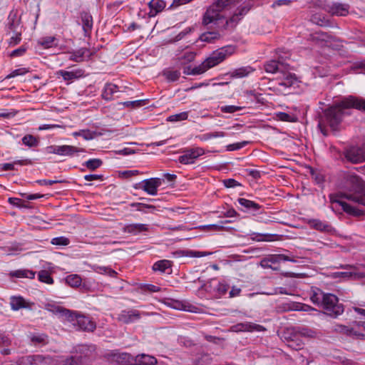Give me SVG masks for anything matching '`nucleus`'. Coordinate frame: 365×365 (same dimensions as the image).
<instances>
[{
	"mask_svg": "<svg viewBox=\"0 0 365 365\" xmlns=\"http://www.w3.org/2000/svg\"><path fill=\"white\" fill-rule=\"evenodd\" d=\"M356 109L365 113V99L356 96L343 97L333 106L323 110L319 117L318 127L324 136L329 135V131L340 130L346 109Z\"/></svg>",
	"mask_w": 365,
	"mask_h": 365,
	"instance_id": "nucleus-1",
	"label": "nucleus"
},
{
	"mask_svg": "<svg viewBox=\"0 0 365 365\" xmlns=\"http://www.w3.org/2000/svg\"><path fill=\"white\" fill-rule=\"evenodd\" d=\"M352 184L351 192H339L330 195V200L333 203H337L344 212L354 216H360L363 212L351 204L345 202L346 199L354 203L365 205V182L357 175H351L349 179Z\"/></svg>",
	"mask_w": 365,
	"mask_h": 365,
	"instance_id": "nucleus-2",
	"label": "nucleus"
},
{
	"mask_svg": "<svg viewBox=\"0 0 365 365\" xmlns=\"http://www.w3.org/2000/svg\"><path fill=\"white\" fill-rule=\"evenodd\" d=\"M310 299L314 304L322 308L325 314L331 317L336 318L344 311V305L339 303V299L336 295L324 293L319 289L313 290Z\"/></svg>",
	"mask_w": 365,
	"mask_h": 365,
	"instance_id": "nucleus-3",
	"label": "nucleus"
},
{
	"mask_svg": "<svg viewBox=\"0 0 365 365\" xmlns=\"http://www.w3.org/2000/svg\"><path fill=\"white\" fill-rule=\"evenodd\" d=\"M235 52V46L229 45L214 51L202 63L200 67L205 73L210 68L217 66Z\"/></svg>",
	"mask_w": 365,
	"mask_h": 365,
	"instance_id": "nucleus-4",
	"label": "nucleus"
},
{
	"mask_svg": "<svg viewBox=\"0 0 365 365\" xmlns=\"http://www.w3.org/2000/svg\"><path fill=\"white\" fill-rule=\"evenodd\" d=\"M235 2V0H217L207 8L203 16L202 24L205 25L216 24L222 17L221 11Z\"/></svg>",
	"mask_w": 365,
	"mask_h": 365,
	"instance_id": "nucleus-5",
	"label": "nucleus"
},
{
	"mask_svg": "<svg viewBox=\"0 0 365 365\" xmlns=\"http://www.w3.org/2000/svg\"><path fill=\"white\" fill-rule=\"evenodd\" d=\"M354 310L358 314L365 317V309L361 308L355 307ZM361 327L365 330V322H353V327H348L343 324H336L333 327V331L336 333L346 335L347 336H353L359 339H363L365 335L359 331Z\"/></svg>",
	"mask_w": 365,
	"mask_h": 365,
	"instance_id": "nucleus-6",
	"label": "nucleus"
},
{
	"mask_svg": "<svg viewBox=\"0 0 365 365\" xmlns=\"http://www.w3.org/2000/svg\"><path fill=\"white\" fill-rule=\"evenodd\" d=\"M286 261L297 262V259L296 257L292 255H269L260 260L259 265L264 269H272V270L277 271L279 269V266H275V264H279L281 262Z\"/></svg>",
	"mask_w": 365,
	"mask_h": 365,
	"instance_id": "nucleus-7",
	"label": "nucleus"
},
{
	"mask_svg": "<svg viewBox=\"0 0 365 365\" xmlns=\"http://www.w3.org/2000/svg\"><path fill=\"white\" fill-rule=\"evenodd\" d=\"M289 68L290 66L288 65V68L283 69L275 78L277 89L280 91H283V88H289L298 83L296 75L289 72Z\"/></svg>",
	"mask_w": 365,
	"mask_h": 365,
	"instance_id": "nucleus-8",
	"label": "nucleus"
},
{
	"mask_svg": "<svg viewBox=\"0 0 365 365\" xmlns=\"http://www.w3.org/2000/svg\"><path fill=\"white\" fill-rule=\"evenodd\" d=\"M96 349L93 345H79L76 349V356L83 365H88L96 355Z\"/></svg>",
	"mask_w": 365,
	"mask_h": 365,
	"instance_id": "nucleus-9",
	"label": "nucleus"
},
{
	"mask_svg": "<svg viewBox=\"0 0 365 365\" xmlns=\"http://www.w3.org/2000/svg\"><path fill=\"white\" fill-rule=\"evenodd\" d=\"M205 154L203 148L200 147L187 149L183 154L178 158V162L181 164H192L200 157Z\"/></svg>",
	"mask_w": 365,
	"mask_h": 365,
	"instance_id": "nucleus-10",
	"label": "nucleus"
},
{
	"mask_svg": "<svg viewBox=\"0 0 365 365\" xmlns=\"http://www.w3.org/2000/svg\"><path fill=\"white\" fill-rule=\"evenodd\" d=\"M47 153L63 156H73L75 153H83L82 148H78L73 145H50L46 148Z\"/></svg>",
	"mask_w": 365,
	"mask_h": 365,
	"instance_id": "nucleus-11",
	"label": "nucleus"
},
{
	"mask_svg": "<svg viewBox=\"0 0 365 365\" xmlns=\"http://www.w3.org/2000/svg\"><path fill=\"white\" fill-rule=\"evenodd\" d=\"M346 159L352 163L365 161V147L351 146L344 152Z\"/></svg>",
	"mask_w": 365,
	"mask_h": 365,
	"instance_id": "nucleus-12",
	"label": "nucleus"
},
{
	"mask_svg": "<svg viewBox=\"0 0 365 365\" xmlns=\"http://www.w3.org/2000/svg\"><path fill=\"white\" fill-rule=\"evenodd\" d=\"M163 180L159 178H152L143 180L136 188H140L150 195L158 194V188L162 185Z\"/></svg>",
	"mask_w": 365,
	"mask_h": 365,
	"instance_id": "nucleus-13",
	"label": "nucleus"
},
{
	"mask_svg": "<svg viewBox=\"0 0 365 365\" xmlns=\"http://www.w3.org/2000/svg\"><path fill=\"white\" fill-rule=\"evenodd\" d=\"M311 40L320 47L331 46L333 42H335L336 38L331 35L322 31H317L310 36Z\"/></svg>",
	"mask_w": 365,
	"mask_h": 365,
	"instance_id": "nucleus-14",
	"label": "nucleus"
},
{
	"mask_svg": "<svg viewBox=\"0 0 365 365\" xmlns=\"http://www.w3.org/2000/svg\"><path fill=\"white\" fill-rule=\"evenodd\" d=\"M350 6L348 4L331 2L324 6L325 11L331 16H346L349 14Z\"/></svg>",
	"mask_w": 365,
	"mask_h": 365,
	"instance_id": "nucleus-15",
	"label": "nucleus"
},
{
	"mask_svg": "<svg viewBox=\"0 0 365 365\" xmlns=\"http://www.w3.org/2000/svg\"><path fill=\"white\" fill-rule=\"evenodd\" d=\"M53 360L49 356L33 355L21 358V365H53Z\"/></svg>",
	"mask_w": 365,
	"mask_h": 365,
	"instance_id": "nucleus-16",
	"label": "nucleus"
},
{
	"mask_svg": "<svg viewBox=\"0 0 365 365\" xmlns=\"http://www.w3.org/2000/svg\"><path fill=\"white\" fill-rule=\"evenodd\" d=\"M250 9V7L248 5L238 7L234 14L229 19L226 20L225 29L235 28L243 16L247 14Z\"/></svg>",
	"mask_w": 365,
	"mask_h": 365,
	"instance_id": "nucleus-17",
	"label": "nucleus"
},
{
	"mask_svg": "<svg viewBox=\"0 0 365 365\" xmlns=\"http://www.w3.org/2000/svg\"><path fill=\"white\" fill-rule=\"evenodd\" d=\"M141 312L137 309H124L118 315L117 319L124 324H130L138 321L141 318Z\"/></svg>",
	"mask_w": 365,
	"mask_h": 365,
	"instance_id": "nucleus-18",
	"label": "nucleus"
},
{
	"mask_svg": "<svg viewBox=\"0 0 365 365\" xmlns=\"http://www.w3.org/2000/svg\"><path fill=\"white\" fill-rule=\"evenodd\" d=\"M287 63L284 62L282 58L279 57L278 60H271L264 64V68L267 73L279 75L283 69L288 68Z\"/></svg>",
	"mask_w": 365,
	"mask_h": 365,
	"instance_id": "nucleus-19",
	"label": "nucleus"
},
{
	"mask_svg": "<svg viewBox=\"0 0 365 365\" xmlns=\"http://www.w3.org/2000/svg\"><path fill=\"white\" fill-rule=\"evenodd\" d=\"M76 325L80 330L84 331H93L96 329V323L92 319L79 314L76 321Z\"/></svg>",
	"mask_w": 365,
	"mask_h": 365,
	"instance_id": "nucleus-20",
	"label": "nucleus"
},
{
	"mask_svg": "<svg viewBox=\"0 0 365 365\" xmlns=\"http://www.w3.org/2000/svg\"><path fill=\"white\" fill-rule=\"evenodd\" d=\"M68 59L70 61L81 63L83 62L85 58L90 59L94 54V52L91 51L88 48H80L78 50L69 52Z\"/></svg>",
	"mask_w": 365,
	"mask_h": 365,
	"instance_id": "nucleus-21",
	"label": "nucleus"
},
{
	"mask_svg": "<svg viewBox=\"0 0 365 365\" xmlns=\"http://www.w3.org/2000/svg\"><path fill=\"white\" fill-rule=\"evenodd\" d=\"M57 75L61 76L65 81H73L85 76V71L82 68H77L71 71L59 70Z\"/></svg>",
	"mask_w": 365,
	"mask_h": 365,
	"instance_id": "nucleus-22",
	"label": "nucleus"
},
{
	"mask_svg": "<svg viewBox=\"0 0 365 365\" xmlns=\"http://www.w3.org/2000/svg\"><path fill=\"white\" fill-rule=\"evenodd\" d=\"M149 230V225L142 223H133L128 224L123 227V231L133 235H137L140 233L148 232Z\"/></svg>",
	"mask_w": 365,
	"mask_h": 365,
	"instance_id": "nucleus-23",
	"label": "nucleus"
},
{
	"mask_svg": "<svg viewBox=\"0 0 365 365\" xmlns=\"http://www.w3.org/2000/svg\"><path fill=\"white\" fill-rule=\"evenodd\" d=\"M308 225L310 227L320 232H331L333 230L331 225L318 219L309 220L308 221Z\"/></svg>",
	"mask_w": 365,
	"mask_h": 365,
	"instance_id": "nucleus-24",
	"label": "nucleus"
},
{
	"mask_svg": "<svg viewBox=\"0 0 365 365\" xmlns=\"http://www.w3.org/2000/svg\"><path fill=\"white\" fill-rule=\"evenodd\" d=\"M81 18L82 21V26L84 36L89 37L93 29V17L90 14L84 12L81 14Z\"/></svg>",
	"mask_w": 365,
	"mask_h": 365,
	"instance_id": "nucleus-25",
	"label": "nucleus"
},
{
	"mask_svg": "<svg viewBox=\"0 0 365 365\" xmlns=\"http://www.w3.org/2000/svg\"><path fill=\"white\" fill-rule=\"evenodd\" d=\"M166 6V3L163 0H151L148 3L150 9L149 16L150 17L155 16L158 13L161 12Z\"/></svg>",
	"mask_w": 365,
	"mask_h": 365,
	"instance_id": "nucleus-26",
	"label": "nucleus"
},
{
	"mask_svg": "<svg viewBox=\"0 0 365 365\" xmlns=\"http://www.w3.org/2000/svg\"><path fill=\"white\" fill-rule=\"evenodd\" d=\"M312 23L317 24L322 27H331L332 24L329 19L324 14L321 13H316L312 15L310 18Z\"/></svg>",
	"mask_w": 365,
	"mask_h": 365,
	"instance_id": "nucleus-27",
	"label": "nucleus"
},
{
	"mask_svg": "<svg viewBox=\"0 0 365 365\" xmlns=\"http://www.w3.org/2000/svg\"><path fill=\"white\" fill-rule=\"evenodd\" d=\"M119 91V88L115 84L106 83L102 92V98L106 101H111L113 99L114 94Z\"/></svg>",
	"mask_w": 365,
	"mask_h": 365,
	"instance_id": "nucleus-28",
	"label": "nucleus"
},
{
	"mask_svg": "<svg viewBox=\"0 0 365 365\" xmlns=\"http://www.w3.org/2000/svg\"><path fill=\"white\" fill-rule=\"evenodd\" d=\"M9 274L11 277L28 278L30 279H33L35 278L36 272L33 270L28 269H20L11 271L9 272Z\"/></svg>",
	"mask_w": 365,
	"mask_h": 365,
	"instance_id": "nucleus-29",
	"label": "nucleus"
},
{
	"mask_svg": "<svg viewBox=\"0 0 365 365\" xmlns=\"http://www.w3.org/2000/svg\"><path fill=\"white\" fill-rule=\"evenodd\" d=\"M236 331H262L264 329L262 326L253 323H240L235 326Z\"/></svg>",
	"mask_w": 365,
	"mask_h": 365,
	"instance_id": "nucleus-30",
	"label": "nucleus"
},
{
	"mask_svg": "<svg viewBox=\"0 0 365 365\" xmlns=\"http://www.w3.org/2000/svg\"><path fill=\"white\" fill-rule=\"evenodd\" d=\"M130 206L144 213H155L158 210L157 207L154 205L141 202H132L130 204Z\"/></svg>",
	"mask_w": 365,
	"mask_h": 365,
	"instance_id": "nucleus-31",
	"label": "nucleus"
},
{
	"mask_svg": "<svg viewBox=\"0 0 365 365\" xmlns=\"http://www.w3.org/2000/svg\"><path fill=\"white\" fill-rule=\"evenodd\" d=\"M78 315V313L77 312L72 311L63 307L58 317L62 320H66L69 322H71L73 325H76V321Z\"/></svg>",
	"mask_w": 365,
	"mask_h": 365,
	"instance_id": "nucleus-32",
	"label": "nucleus"
},
{
	"mask_svg": "<svg viewBox=\"0 0 365 365\" xmlns=\"http://www.w3.org/2000/svg\"><path fill=\"white\" fill-rule=\"evenodd\" d=\"M237 202L241 206L244 207L246 210L256 212L262 207V205L259 204L245 198H238Z\"/></svg>",
	"mask_w": 365,
	"mask_h": 365,
	"instance_id": "nucleus-33",
	"label": "nucleus"
},
{
	"mask_svg": "<svg viewBox=\"0 0 365 365\" xmlns=\"http://www.w3.org/2000/svg\"><path fill=\"white\" fill-rule=\"evenodd\" d=\"M255 69L250 66H243L241 68H236L233 70L230 75L232 78H243L247 76L250 73H252Z\"/></svg>",
	"mask_w": 365,
	"mask_h": 365,
	"instance_id": "nucleus-34",
	"label": "nucleus"
},
{
	"mask_svg": "<svg viewBox=\"0 0 365 365\" xmlns=\"http://www.w3.org/2000/svg\"><path fill=\"white\" fill-rule=\"evenodd\" d=\"M67 285L73 288H78L81 285L82 279L80 275L77 274H72L66 276L64 279Z\"/></svg>",
	"mask_w": 365,
	"mask_h": 365,
	"instance_id": "nucleus-35",
	"label": "nucleus"
},
{
	"mask_svg": "<svg viewBox=\"0 0 365 365\" xmlns=\"http://www.w3.org/2000/svg\"><path fill=\"white\" fill-rule=\"evenodd\" d=\"M38 44L43 48H50L57 46V39L55 36H43L38 40Z\"/></svg>",
	"mask_w": 365,
	"mask_h": 365,
	"instance_id": "nucleus-36",
	"label": "nucleus"
},
{
	"mask_svg": "<svg viewBox=\"0 0 365 365\" xmlns=\"http://www.w3.org/2000/svg\"><path fill=\"white\" fill-rule=\"evenodd\" d=\"M29 339L35 346H41L48 343V336L45 334H31Z\"/></svg>",
	"mask_w": 365,
	"mask_h": 365,
	"instance_id": "nucleus-37",
	"label": "nucleus"
},
{
	"mask_svg": "<svg viewBox=\"0 0 365 365\" xmlns=\"http://www.w3.org/2000/svg\"><path fill=\"white\" fill-rule=\"evenodd\" d=\"M10 305L11 309L14 311L27 307L26 303L22 297H12L10 301Z\"/></svg>",
	"mask_w": 365,
	"mask_h": 365,
	"instance_id": "nucleus-38",
	"label": "nucleus"
},
{
	"mask_svg": "<svg viewBox=\"0 0 365 365\" xmlns=\"http://www.w3.org/2000/svg\"><path fill=\"white\" fill-rule=\"evenodd\" d=\"M92 269L98 274H107L111 277H116L118 273L110 267L93 265Z\"/></svg>",
	"mask_w": 365,
	"mask_h": 365,
	"instance_id": "nucleus-39",
	"label": "nucleus"
},
{
	"mask_svg": "<svg viewBox=\"0 0 365 365\" xmlns=\"http://www.w3.org/2000/svg\"><path fill=\"white\" fill-rule=\"evenodd\" d=\"M135 361L139 365H155L157 360L153 356L142 354L136 357Z\"/></svg>",
	"mask_w": 365,
	"mask_h": 365,
	"instance_id": "nucleus-40",
	"label": "nucleus"
},
{
	"mask_svg": "<svg viewBox=\"0 0 365 365\" xmlns=\"http://www.w3.org/2000/svg\"><path fill=\"white\" fill-rule=\"evenodd\" d=\"M171 267V262L166 259L159 260L154 263L153 269L154 271H159L165 272V271Z\"/></svg>",
	"mask_w": 365,
	"mask_h": 365,
	"instance_id": "nucleus-41",
	"label": "nucleus"
},
{
	"mask_svg": "<svg viewBox=\"0 0 365 365\" xmlns=\"http://www.w3.org/2000/svg\"><path fill=\"white\" fill-rule=\"evenodd\" d=\"M31 164H32V162L30 159L20 160L14 161L12 163L3 164L2 169L5 171L14 170H15V168H14L15 165H31Z\"/></svg>",
	"mask_w": 365,
	"mask_h": 365,
	"instance_id": "nucleus-42",
	"label": "nucleus"
},
{
	"mask_svg": "<svg viewBox=\"0 0 365 365\" xmlns=\"http://www.w3.org/2000/svg\"><path fill=\"white\" fill-rule=\"evenodd\" d=\"M38 279L41 282L47 284H53L54 280L51 275V273L47 270H41L38 273Z\"/></svg>",
	"mask_w": 365,
	"mask_h": 365,
	"instance_id": "nucleus-43",
	"label": "nucleus"
},
{
	"mask_svg": "<svg viewBox=\"0 0 365 365\" xmlns=\"http://www.w3.org/2000/svg\"><path fill=\"white\" fill-rule=\"evenodd\" d=\"M220 35L217 31H208L202 34L200 36V40L202 41L207 42V43H212L215 40L220 38Z\"/></svg>",
	"mask_w": 365,
	"mask_h": 365,
	"instance_id": "nucleus-44",
	"label": "nucleus"
},
{
	"mask_svg": "<svg viewBox=\"0 0 365 365\" xmlns=\"http://www.w3.org/2000/svg\"><path fill=\"white\" fill-rule=\"evenodd\" d=\"M22 143L24 145L29 148H33L37 147L38 145L39 141L38 138L32 135H26L22 138Z\"/></svg>",
	"mask_w": 365,
	"mask_h": 365,
	"instance_id": "nucleus-45",
	"label": "nucleus"
},
{
	"mask_svg": "<svg viewBox=\"0 0 365 365\" xmlns=\"http://www.w3.org/2000/svg\"><path fill=\"white\" fill-rule=\"evenodd\" d=\"M183 73L185 75H201L203 73L200 65L192 67L187 66L183 68Z\"/></svg>",
	"mask_w": 365,
	"mask_h": 365,
	"instance_id": "nucleus-46",
	"label": "nucleus"
},
{
	"mask_svg": "<svg viewBox=\"0 0 365 365\" xmlns=\"http://www.w3.org/2000/svg\"><path fill=\"white\" fill-rule=\"evenodd\" d=\"M163 74L169 81H176L180 77V72L178 70H166Z\"/></svg>",
	"mask_w": 365,
	"mask_h": 365,
	"instance_id": "nucleus-47",
	"label": "nucleus"
},
{
	"mask_svg": "<svg viewBox=\"0 0 365 365\" xmlns=\"http://www.w3.org/2000/svg\"><path fill=\"white\" fill-rule=\"evenodd\" d=\"M245 95L246 97L250 99L252 102L256 103H263L262 98V94L259 93H256L255 91H247L245 92Z\"/></svg>",
	"mask_w": 365,
	"mask_h": 365,
	"instance_id": "nucleus-48",
	"label": "nucleus"
},
{
	"mask_svg": "<svg viewBox=\"0 0 365 365\" xmlns=\"http://www.w3.org/2000/svg\"><path fill=\"white\" fill-rule=\"evenodd\" d=\"M119 104L123 105L125 108H137L145 106V102L143 100H136L132 101L120 102Z\"/></svg>",
	"mask_w": 365,
	"mask_h": 365,
	"instance_id": "nucleus-49",
	"label": "nucleus"
},
{
	"mask_svg": "<svg viewBox=\"0 0 365 365\" xmlns=\"http://www.w3.org/2000/svg\"><path fill=\"white\" fill-rule=\"evenodd\" d=\"M45 309L47 311L52 312L59 317L61 312H62L63 307L56 304V303L49 302L45 304Z\"/></svg>",
	"mask_w": 365,
	"mask_h": 365,
	"instance_id": "nucleus-50",
	"label": "nucleus"
},
{
	"mask_svg": "<svg viewBox=\"0 0 365 365\" xmlns=\"http://www.w3.org/2000/svg\"><path fill=\"white\" fill-rule=\"evenodd\" d=\"M297 334L299 336L306 337V338H314L317 335L315 331L310 329L307 327H301L299 328L297 331Z\"/></svg>",
	"mask_w": 365,
	"mask_h": 365,
	"instance_id": "nucleus-51",
	"label": "nucleus"
},
{
	"mask_svg": "<svg viewBox=\"0 0 365 365\" xmlns=\"http://www.w3.org/2000/svg\"><path fill=\"white\" fill-rule=\"evenodd\" d=\"M188 118V112L185 111L180 113L174 114L172 115H170L167 120L170 122H178V121H182L187 119Z\"/></svg>",
	"mask_w": 365,
	"mask_h": 365,
	"instance_id": "nucleus-52",
	"label": "nucleus"
},
{
	"mask_svg": "<svg viewBox=\"0 0 365 365\" xmlns=\"http://www.w3.org/2000/svg\"><path fill=\"white\" fill-rule=\"evenodd\" d=\"M225 135V134L224 132L217 131V132L207 133L202 134V135L200 136V139L201 140L206 141V140H210V139L215 138H222Z\"/></svg>",
	"mask_w": 365,
	"mask_h": 365,
	"instance_id": "nucleus-53",
	"label": "nucleus"
},
{
	"mask_svg": "<svg viewBox=\"0 0 365 365\" xmlns=\"http://www.w3.org/2000/svg\"><path fill=\"white\" fill-rule=\"evenodd\" d=\"M101 165V160L98 158L90 159L85 163V165L87 168L92 171L99 168Z\"/></svg>",
	"mask_w": 365,
	"mask_h": 365,
	"instance_id": "nucleus-54",
	"label": "nucleus"
},
{
	"mask_svg": "<svg viewBox=\"0 0 365 365\" xmlns=\"http://www.w3.org/2000/svg\"><path fill=\"white\" fill-rule=\"evenodd\" d=\"M207 255L208 253L205 252H200L191 250L182 251V255L187 257H202Z\"/></svg>",
	"mask_w": 365,
	"mask_h": 365,
	"instance_id": "nucleus-55",
	"label": "nucleus"
},
{
	"mask_svg": "<svg viewBox=\"0 0 365 365\" xmlns=\"http://www.w3.org/2000/svg\"><path fill=\"white\" fill-rule=\"evenodd\" d=\"M59 365H83L82 362L79 361L77 357L71 356L61 361Z\"/></svg>",
	"mask_w": 365,
	"mask_h": 365,
	"instance_id": "nucleus-56",
	"label": "nucleus"
},
{
	"mask_svg": "<svg viewBox=\"0 0 365 365\" xmlns=\"http://www.w3.org/2000/svg\"><path fill=\"white\" fill-rule=\"evenodd\" d=\"M140 289L143 292H158L161 291V288L158 286H155L151 284H145L140 287Z\"/></svg>",
	"mask_w": 365,
	"mask_h": 365,
	"instance_id": "nucleus-57",
	"label": "nucleus"
},
{
	"mask_svg": "<svg viewBox=\"0 0 365 365\" xmlns=\"http://www.w3.org/2000/svg\"><path fill=\"white\" fill-rule=\"evenodd\" d=\"M51 242L52 245H54L66 246V245H69L70 240L68 238L61 236V237L53 238L51 240Z\"/></svg>",
	"mask_w": 365,
	"mask_h": 365,
	"instance_id": "nucleus-58",
	"label": "nucleus"
},
{
	"mask_svg": "<svg viewBox=\"0 0 365 365\" xmlns=\"http://www.w3.org/2000/svg\"><path fill=\"white\" fill-rule=\"evenodd\" d=\"M29 72V69L26 68H20L14 70L11 73H10L9 75H7L5 77V79H10L11 78H14L19 76H23L25 75Z\"/></svg>",
	"mask_w": 365,
	"mask_h": 365,
	"instance_id": "nucleus-59",
	"label": "nucleus"
},
{
	"mask_svg": "<svg viewBox=\"0 0 365 365\" xmlns=\"http://www.w3.org/2000/svg\"><path fill=\"white\" fill-rule=\"evenodd\" d=\"M21 41V32L15 31L14 35L9 40V46H15L19 44Z\"/></svg>",
	"mask_w": 365,
	"mask_h": 365,
	"instance_id": "nucleus-60",
	"label": "nucleus"
},
{
	"mask_svg": "<svg viewBox=\"0 0 365 365\" xmlns=\"http://www.w3.org/2000/svg\"><path fill=\"white\" fill-rule=\"evenodd\" d=\"M196 56V53L193 51H187L185 52L180 59L183 61V63H190L195 60Z\"/></svg>",
	"mask_w": 365,
	"mask_h": 365,
	"instance_id": "nucleus-61",
	"label": "nucleus"
},
{
	"mask_svg": "<svg viewBox=\"0 0 365 365\" xmlns=\"http://www.w3.org/2000/svg\"><path fill=\"white\" fill-rule=\"evenodd\" d=\"M244 107L236 106H225L221 107V111L227 113H233L242 110Z\"/></svg>",
	"mask_w": 365,
	"mask_h": 365,
	"instance_id": "nucleus-62",
	"label": "nucleus"
},
{
	"mask_svg": "<svg viewBox=\"0 0 365 365\" xmlns=\"http://www.w3.org/2000/svg\"><path fill=\"white\" fill-rule=\"evenodd\" d=\"M28 47L26 45H22L19 48L14 50L10 56L11 57H19L22 56L27 51Z\"/></svg>",
	"mask_w": 365,
	"mask_h": 365,
	"instance_id": "nucleus-63",
	"label": "nucleus"
},
{
	"mask_svg": "<svg viewBox=\"0 0 365 365\" xmlns=\"http://www.w3.org/2000/svg\"><path fill=\"white\" fill-rule=\"evenodd\" d=\"M288 346L292 349L300 350L303 348L304 342L300 339H292L289 341Z\"/></svg>",
	"mask_w": 365,
	"mask_h": 365,
	"instance_id": "nucleus-64",
	"label": "nucleus"
}]
</instances>
